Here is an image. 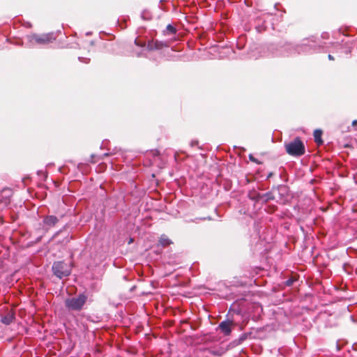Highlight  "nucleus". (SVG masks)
<instances>
[{"label": "nucleus", "instance_id": "nucleus-1", "mask_svg": "<svg viewBox=\"0 0 357 357\" xmlns=\"http://www.w3.org/2000/svg\"><path fill=\"white\" fill-rule=\"evenodd\" d=\"M286 152L291 156L300 157L305 154V147L300 137L284 144Z\"/></svg>", "mask_w": 357, "mask_h": 357}, {"label": "nucleus", "instance_id": "nucleus-2", "mask_svg": "<svg viewBox=\"0 0 357 357\" xmlns=\"http://www.w3.org/2000/svg\"><path fill=\"white\" fill-rule=\"evenodd\" d=\"M28 40L31 46L36 44L44 45L49 44L56 39L53 33H48L44 34H31L27 36Z\"/></svg>", "mask_w": 357, "mask_h": 357}, {"label": "nucleus", "instance_id": "nucleus-3", "mask_svg": "<svg viewBox=\"0 0 357 357\" xmlns=\"http://www.w3.org/2000/svg\"><path fill=\"white\" fill-rule=\"evenodd\" d=\"M52 271L57 278L62 279L70 274L71 268L69 264L64 261H55L52 265Z\"/></svg>", "mask_w": 357, "mask_h": 357}, {"label": "nucleus", "instance_id": "nucleus-4", "mask_svg": "<svg viewBox=\"0 0 357 357\" xmlns=\"http://www.w3.org/2000/svg\"><path fill=\"white\" fill-rule=\"evenodd\" d=\"M86 296L84 294H79L77 297L66 300V306L71 310H80L86 301Z\"/></svg>", "mask_w": 357, "mask_h": 357}, {"label": "nucleus", "instance_id": "nucleus-5", "mask_svg": "<svg viewBox=\"0 0 357 357\" xmlns=\"http://www.w3.org/2000/svg\"><path fill=\"white\" fill-rule=\"evenodd\" d=\"M59 221V219L55 215H47L43 218V229L46 231L54 227Z\"/></svg>", "mask_w": 357, "mask_h": 357}, {"label": "nucleus", "instance_id": "nucleus-6", "mask_svg": "<svg viewBox=\"0 0 357 357\" xmlns=\"http://www.w3.org/2000/svg\"><path fill=\"white\" fill-rule=\"evenodd\" d=\"M231 321H223L220 323L218 327L225 335H229L231 333Z\"/></svg>", "mask_w": 357, "mask_h": 357}, {"label": "nucleus", "instance_id": "nucleus-7", "mask_svg": "<svg viewBox=\"0 0 357 357\" xmlns=\"http://www.w3.org/2000/svg\"><path fill=\"white\" fill-rule=\"evenodd\" d=\"M167 44L166 43L162 42V41L150 40V41L148 42L147 49L149 50H160L163 47H167Z\"/></svg>", "mask_w": 357, "mask_h": 357}, {"label": "nucleus", "instance_id": "nucleus-8", "mask_svg": "<svg viewBox=\"0 0 357 357\" xmlns=\"http://www.w3.org/2000/svg\"><path fill=\"white\" fill-rule=\"evenodd\" d=\"M10 190L4 189L0 192V204L7 205L9 203Z\"/></svg>", "mask_w": 357, "mask_h": 357}, {"label": "nucleus", "instance_id": "nucleus-9", "mask_svg": "<svg viewBox=\"0 0 357 357\" xmlns=\"http://www.w3.org/2000/svg\"><path fill=\"white\" fill-rule=\"evenodd\" d=\"M14 319V315L11 312H8L6 314L1 317V322L6 325H9L13 322Z\"/></svg>", "mask_w": 357, "mask_h": 357}, {"label": "nucleus", "instance_id": "nucleus-10", "mask_svg": "<svg viewBox=\"0 0 357 357\" xmlns=\"http://www.w3.org/2000/svg\"><path fill=\"white\" fill-rule=\"evenodd\" d=\"M314 142L317 144H323V140L321 139L322 131L320 129H317L314 131L313 133Z\"/></svg>", "mask_w": 357, "mask_h": 357}, {"label": "nucleus", "instance_id": "nucleus-11", "mask_svg": "<svg viewBox=\"0 0 357 357\" xmlns=\"http://www.w3.org/2000/svg\"><path fill=\"white\" fill-rule=\"evenodd\" d=\"M159 243L162 247H166L170 245L172 241L166 235H162L160 238Z\"/></svg>", "mask_w": 357, "mask_h": 357}, {"label": "nucleus", "instance_id": "nucleus-12", "mask_svg": "<svg viewBox=\"0 0 357 357\" xmlns=\"http://www.w3.org/2000/svg\"><path fill=\"white\" fill-rule=\"evenodd\" d=\"M176 32V29L172 24H168L166 27V29L164 31L165 35H173Z\"/></svg>", "mask_w": 357, "mask_h": 357}, {"label": "nucleus", "instance_id": "nucleus-13", "mask_svg": "<svg viewBox=\"0 0 357 357\" xmlns=\"http://www.w3.org/2000/svg\"><path fill=\"white\" fill-rule=\"evenodd\" d=\"M135 43L136 45L141 47H144L146 46L145 42L139 41L137 39L135 40Z\"/></svg>", "mask_w": 357, "mask_h": 357}, {"label": "nucleus", "instance_id": "nucleus-14", "mask_svg": "<svg viewBox=\"0 0 357 357\" xmlns=\"http://www.w3.org/2000/svg\"><path fill=\"white\" fill-rule=\"evenodd\" d=\"M142 17L144 20H149L150 18L149 13L146 11H143L141 15Z\"/></svg>", "mask_w": 357, "mask_h": 357}, {"label": "nucleus", "instance_id": "nucleus-15", "mask_svg": "<svg viewBox=\"0 0 357 357\" xmlns=\"http://www.w3.org/2000/svg\"><path fill=\"white\" fill-rule=\"evenodd\" d=\"M249 159L254 162L259 163L258 160L252 154L249 155Z\"/></svg>", "mask_w": 357, "mask_h": 357}, {"label": "nucleus", "instance_id": "nucleus-16", "mask_svg": "<svg viewBox=\"0 0 357 357\" xmlns=\"http://www.w3.org/2000/svg\"><path fill=\"white\" fill-rule=\"evenodd\" d=\"M310 45H306L305 43H303L302 44V46L301 47V48H303L304 49V51H307L308 50V47H310Z\"/></svg>", "mask_w": 357, "mask_h": 357}, {"label": "nucleus", "instance_id": "nucleus-17", "mask_svg": "<svg viewBox=\"0 0 357 357\" xmlns=\"http://www.w3.org/2000/svg\"><path fill=\"white\" fill-rule=\"evenodd\" d=\"M79 60L82 62L88 63L89 59L83 57H79Z\"/></svg>", "mask_w": 357, "mask_h": 357}, {"label": "nucleus", "instance_id": "nucleus-18", "mask_svg": "<svg viewBox=\"0 0 357 357\" xmlns=\"http://www.w3.org/2000/svg\"><path fill=\"white\" fill-rule=\"evenodd\" d=\"M265 196L266 197V201L268 200V199H273V197H271L270 196V194L269 193H267L265 195Z\"/></svg>", "mask_w": 357, "mask_h": 357}, {"label": "nucleus", "instance_id": "nucleus-19", "mask_svg": "<svg viewBox=\"0 0 357 357\" xmlns=\"http://www.w3.org/2000/svg\"><path fill=\"white\" fill-rule=\"evenodd\" d=\"M293 283V281L291 280H288L287 282H286V284L287 286H290L291 285V284Z\"/></svg>", "mask_w": 357, "mask_h": 357}, {"label": "nucleus", "instance_id": "nucleus-20", "mask_svg": "<svg viewBox=\"0 0 357 357\" xmlns=\"http://www.w3.org/2000/svg\"><path fill=\"white\" fill-rule=\"evenodd\" d=\"M328 59L330 60H333L334 59L333 56L332 55H331V54H328Z\"/></svg>", "mask_w": 357, "mask_h": 357}, {"label": "nucleus", "instance_id": "nucleus-21", "mask_svg": "<svg viewBox=\"0 0 357 357\" xmlns=\"http://www.w3.org/2000/svg\"><path fill=\"white\" fill-rule=\"evenodd\" d=\"M356 124H357V121L356 120L353 121L352 126H356Z\"/></svg>", "mask_w": 357, "mask_h": 357}, {"label": "nucleus", "instance_id": "nucleus-22", "mask_svg": "<svg viewBox=\"0 0 357 357\" xmlns=\"http://www.w3.org/2000/svg\"><path fill=\"white\" fill-rule=\"evenodd\" d=\"M158 151H155L154 152V153H153V154H154V155H156V154H158Z\"/></svg>", "mask_w": 357, "mask_h": 357}, {"label": "nucleus", "instance_id": "nucleus-23", "mask_svg": "<svg viewBox=\"0 0 357 357\" xmlns=\"http://www.w3.org/2000/svg\"><path fill=\"white\" fill-rule=\"evenodd\" d=\"M131 242H132V239L131 238L129 241V243H130Z\"/></svg>", "mask_w": 357, "mask_h": 357}]
</instances>
